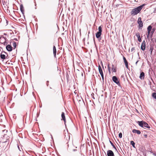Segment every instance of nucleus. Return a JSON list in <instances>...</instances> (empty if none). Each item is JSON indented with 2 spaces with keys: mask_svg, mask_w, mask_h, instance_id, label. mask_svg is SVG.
<instances>
[{
  "mask_svg": "<svg viewBox=\"0 0 156 156\" xmlns=\"http://www.w3.org/2000/svg\"><path fill=\"white\" fill-rule=\"evenodd\" d=\"M144 5H145L144 4L132 9L130 12L131 15L132 16H134L137 15L140 12Z\"/></svg>",
  "mask_w": 156,
  "mask_h": 156,
  "instance_id": "1",
  "label": "nucleus"
},
{
  "mask_svg": "<svg viewBox=\"0 0 156 156\" xmlns=\"http://www.w3.org/2000/svg\"><path fill=\"white\" fill-rule=\"evenodd\" d=\"M137 123H138L139 125L141 127L144 128V127H145L148 129H150V127L147 123L144 121H138L137 122Z\"/></svg>",
  "mask_w": 156,
  "mask_h": 156,
  "instance_id": "2",
  "label": "nucleus"
},
{
  "mask_svg": "<svg viewBox=\"0 0 156 156\" xmlns=\"http://www.w3.org/2000/svg\"><path fill=\"white\" fill-rule=\"evenodd\" d=\"M7 41V40L5 37H3L2 36L0 37V43L2 44L4 46H5V45H7V44L8 43Z\"/></svg>",
  "mask_w": 156,
  "mask_h": 156,
  "instance_id": "3",
  "label": "nucleus"
},
{
  "mask_svg": "<svg viewBox=\"0 0 156 156\" xmlns=\"http://www.w3.org/2000/svg\"><path fill=\"white\" fill-rule=\"evenodd\" d=\"M0 57L1 59H5V58H8L9 57L8 54L4 51H2L0 55Z\"/></svg>",
  "mask_w": 156,
  "mask_h": 156,
  "instance_id": "4",
  "label": "nucleus"
},
{
  "mask_svg": "<svg viewBox=\"0 0 156 156\" xmlns=\"http://www.w3.org/2000/svg\"><path fill=\"white\" fill-rule=\"evenodd\" d=\"M112 80L113 81L118 85L119 86H120L119 82L118 80V79L116 76H114L112 77Z\"/></svg>",
  "mask_w": 156,
  "mask_h": 156,
  "instance_id": "5",
  "label": "nucleus"
},
{
  "mask_svg": "<svg viewBox=\"0 0 156 156\" xmlns=\"http://www.w3.org/2000/svg\"><path fill=\"white\" fill-rule=\"evenodd\" d=\"M137 23L139 24V26L140 28L142 27L143 26V23L141 20V17H139L137 20Z\"/></svg>",
  "mask_w": 156,
  "mask_h": 156,
  "instance_id": "6",
  "label": "nucleus"
},
{
  "mask_svg": "<svg viewBox=\"0 0 156 156\" xmlns=\"http://www.w3.org/2000/svg\"><path fill=\"white\" fill-rule=\"evenodd\" d=\"M146 43L144 40L141 44V49L143 51H144L146 47Z\"/></svg>",
  "mask_w": 156,
  "mask_h": 156,
  "instance_id": "7",
  "label": "nucleus"
},
{
  "mask_svg": "<svg viewBox=\"0 0 156 156\" xmlns=\"http://www.w3.org/2000/svg\"><path fill=\"white\" fill-rule=\"evenodd\" d=\"M6 45V48L7 51H12V47L11 45L9 44L8 45L7 44Z\"/></svg>",
  "mask_w": 156,
  "mask_h": 156,
  "instance_id": "8",
  "label": "nucleus"
},
{
  "mask_svg": "<svg viewBox=\"0 0 156 156\" xmlns=\"http://www.w3.org/2000/svg\"><path fill=\"white\" fill-rule=\"evenodd\" d=\"M108 156H115L113 152L111 150H109L107 151Z\"/></svg>",
  "mask_w": 156,
  "mask_h": 156,
  "instance_id": "9",
  "label": "nucleus"
},
{
  "mask_svg": "<svg viewBox=\"0 0 156 156\" xmlns=\"http://www.w3.org/2000/svg\"><path fill=\"white\" fill-rule=\"evenodd\" d=\"M152 27L151 25H149L147 28L148 35H147V37L148 38L149 35H150V32L152 30Z\"/></svg>",
  "mask_w": 156,
  "mask_h": 156,
  "instance_id": "10",
  "label": "nucleus"
},
{
  "mask_svg": "<svg viewBox=\"0 0 156 156\" xmlns=\"http://www.w3.org/2000/svg\"><path fill=\"white\" fill-rule=\"evenodd\" d=\"M123 58L126 68L128 69V64L127 60L124 56H123Z\"/></svg>",
  "mask_w": 156,
  "mask_h": 156,
  "instance_id": "11",
  "label": "nucleus"
},
{
  "mask_svg": "<svg viewBox=\"0 0 156 156\" xmlns=\"http://www.w3.org/2000/svg\"><path fill=\"white\" fill-rule=\"evenodd\" d=\"M53 52L54 57L56 58V47L54 45L53 47Z\"/></svg>",
  "mask_w": 156,
  "mask_h": 156,
  "instance_id": "12",
  "label": "nucleus"
},
{
  "mask_svg": "<svg viewBox=\"0 0 156 156\" xmlns=\"http://www.w3.org/2000/svg\"><path fill=\"white\" fill-rule=\"evenodd\" d=\"M61 117L62 118V120L64 121L65 124L66 122V119L65 118V114L64 112H62L61 114Z\"/></svg>",
  "mask_w": 156,
  "mask_h": 156,
  "instance_id": "13",
  "label": "nucleus"
},
{
  "mask_svg": "<svg viewBox=\"0 0 156 156\" xmlns=\"http://www.w3.org/2000/svg\"><path fill=\"white\" fill-rule=\"evenodd\" d=\"M132 132L133 133H136L138 134H140L141 133V132L140 131L135 129L133 130Z\"/></svg>",
  "mask_w": 156,
  "mask_h": 156,
  "instance_id": "14",
  "label": "nucleus"
},
{
  "mask_svg": "<svg viewBox=\"0 0 156 156\" xmlns=\"http://www.w3.org/2000/svg\"><path fill=\"white\" fill-rule=\"evenodd\" d=\"M112 70L113 72L115 73L116 72V66L113 64L112 65Z\"/></svg>",
  "mask_w": 156,
  "mask_h": 156,
  "instance_id": "15",
  "label": "nucleus"
},
{
  "mask_svg": "<svg viewBox=\"0 0 156 156\" xmlns=\"http://www.w3.org/2000/svg\"><path fill=\"white\" fill-rule=\"evenodd\" d=\"M102 33L99 32H97L96 34V36L97 39H99L101 37V35Z\"/></svg>",
  "mask_w": 156,
  "mask_h": 156,
  "instance_id": "16",
  "label": "nucleus"
},
{
  "mask_svg": "<svg viewBox=\"0 0 156 156\" xmlns=\"http://www.w3.org/2000/svg\"><path fill=\"white\" fill-rule=\"evenodd\" d=\"M144 73L143 72H142L140 73V78L141 80H143L144 79Z\"/></svg>",
  "mask_w": 156,
  "mask_h": 156,
  "instance_id": "17",
  "label": "nucleus"
},
{
  "mask_svg": "<svg viewBox=\"0 0 156 156\" xmlns=\"http://www.w3.org/2000/svg\"><path fill=\"white\" fill-rule=\"evenodd\" d=\"M20 10L23 14L24 13V10L23 5L22 4L20 5Z\"/></svg>",
  "mask_w": 156,
  "mask_h": 156,
  "instance_id": "18",
  "label": "nucleus"
},
{
  "mask_svg": "<svg viewBox=\"0 0 156 156\" xmlns=\"http://www.w3.org/2000/svg\"><path fill=\"white\" fill-rule=\"evenodd\" d=\"M98 70L100 75L103 74L101 68L99 65L98 66Z\"/></svg>",
  "mask_w": 156,
  "mask_h": 156,
  "instance_id": "19",
  "label": "nucleus"
},
{
  "mask_svg": "<svg viewBox=\"0 0 156 156\" xmlns=\"http://www.w3.org/2000/svg\"><path fill=\"white\" fill-rule=\"evenodd\" d=\"M155 30V29L154 28L152 29V30L150 32V34L151 35V38L152 37V35L153 34V33L154 32V31Z\"/></svg>",
  "mask_w": 156,
  "mask_h": 156,
  "instance_id": "20",
  "label": "nucleus"
},
{
  "mask_svg": "<svg viewBox=\"0 0 156 156\" xmlns=\"http://www.w3.org/2000/svg\"><path fill=\"white\" fill-rule=\"evenodd\" d=\"M98 41L101 43L102 45L103 44L104 42V39H102L101 37H100V38L99 39H98Z\"/></svg>",
  "mask_w": 156,
  "mask_h": 156,
  "instance_id": "21",
  "label": "nucleus"
},
{
  "mask_svg": "<svg viewBox=\"0 0 156 156\" xmlns=\"http://www.w3.org/2000/svg\"><path fill=\"white\" fill-rule=\"evenodd\" d=\"M130 144L134 148H135V143L133 141H131L130 143Z\"/></svg>",
  "mask_w": 156,
  "mask_h": 156,
  "instance_id": "22",
  "label": "nucleus"
},
{
  "mask_svg": "<svg viewBox=\"0 0 156 156\" xmlns=\"http://www.w3.org/2000/svg\"><path fill=\"white\" fill-rule=\"evenodd\" d=\"M102 28L101 26L99 27L98 28V32L102 33Z\"/></svg>",
  "mask_w": 156,
  "mask_h": 156,
  "instance_id": "23",
  "label": "nucleus"
},
{
  "mask_svg": "<svg viewBox=\"0 0 156 156\" xmlns=\"http://www.w3.org/2000/svg\"><path fill=\"white\" fill-rule=\"evenodd\" d=\"M152 96L154 98L156 99V93L154 92L152 93Z\"/></svg>",
  "mask_w": 156,
  "mask_h": 156,
  "instance_id": "24",
  "label": "nucleus"
},
{
  "mask_svg": "<svg viewBox=\"0 0 156 156\" xmlns=\"http://www.w3.org/2000/svg\"><path fill=\"white\" fill-rule=\"evenodd\" d=\"M153 50V47L151 46L150 47V51L151 52V54L152 53V51Z\"/></svg>",
  "mask_w": 156,
  "mask_h": 156,
  "instance_id": "25",
  "label": "nucleus"
},
{
  "mask_svg": "<svg viewBox=\"0 0 156 156\" xmlns=\"http://www.w3.org/2000/svg\"><path fill=\"white\" fill-rule=\"evenodd\" d=\"M12 45L14 48H16L17 45L16 42H13Z\"/></svg>",
  "mask_w": 156,
  "mask_h": 156,
  "instance_id": "26",
  "label": "nucleus"
},
{
  "mask_svg": "<svg viewBox=\"0 0 156 156\" xmlns=\"http://www.w3.org/2000/svg\"><path fill=\"white\" fill-rule=\"evenodd\" d=\"M122 133H120L119 134V138H122Z\"/></svg>",
  "mask_w": 156,
  "mask_h": 156,
  "instance_id": "27",
  "label": "nucleus"
},
{
  "mask_svg": "<svg viewBox=\"0 0 156 156\" xmlns=\"http://www.w3.org/2000/svg\"><path fill=\"white\" fill-rule=\"evenodd\" d=\"M136 36L137 37V38L140 37V34L139 33H136Z\"/></svg>",
  "mask_w": 156,
  "mask_h": 156,
  "instance_id": "28",
  "label": "nucleus"
},
{
  "mask_svg": "<svg viewBox=\"0 0 156 156\" xmlns=\"http://www.w3.org/2000/svg\"><path fill=\"white\" fill-rule=\"evenodd\" d=\"M138 41L140 42H141L142 41L140 37H139L137 38Z\"/></svg>",
  "mask_w": 156,
  "mask_h": 156,
  "instance_id": "29",
  "label": "nucleus"
},
{
  "mask_svg": "<svg viewBox=\"0 0 156 156\" xmlns=\"http://www.w3.org/2000/svg\"><path fill=\"white\" fill-rule=\"evenodd\" d=\"M101 76L102 79V80H103V81H104V74H101Z\"/></svg>",
  "mask_w": 156,
  "mask_h": 156,
  "instance_id": "30",
  "label": "nucleus"
},
{
  "mask_svg": "<svg viewBox=\"0 0 156 156\" xmlns=\"http://www.w3.org/2000/svg\"><path fill=\"white\" fill-rule=\"evenodd\" d=\"M49 81L48 80V81H46V85L47 87H48L49 86Z\"/></svg>",
  "mask_w": 156,
  "mask_h": 156,
  "instance_id": "31",
  "label": "nucleus"
},
{
  "mask_svg": "<svg viewBox=\"0 0 156 156\" xmlns=\"http://www.w3.org/2000/svg\"><path fill=\"white\" fill-rule=\"evenodd\" d=\"M135 50V48L134 47H133L131 49V51L133 52Z\"/></svg>",
  "mask_w": 156,
  "mask_h": 156,
  "instance_id": "32",
  "label": "nucleus"
},
{
  "mask_svg": "<svg viewBox=\"0 0 156 156\" xmlns=\"http://www.w3.org/2000/svg\"><path fill=\"white\" fill-rule=\"evenodd\" d=\"M109 142L112 147H113V146H114V145L113 143L112 142L111 140H109Z\"/></svg>",
  "mask_w": 156,
  "mask_h": 156,
  "instance_id": "33",
  "label": "nucleus"
},
{
  "mask_svg": "<svg viewBox=\"0 0 156 156\" xmlns=\"http://www.w3.org/2000/svg\"><path fill=\"white\" fill-rule=\"evenodd\" d=\"M108 71L109 70H111V68L109 66L108 64Z\"/></svg>",
  "mask_w": 156,
  "mask_h": 156,
  "instance_id": "34",
  "label": "nucleus"
},
{
  "mask_svg": "<svg viewBox=\"0 0 156 156\" xmlns=\"http://www.w3.org/2000/svg\"><path fill=\"white\" fill-rule=\"evenodd\" d=\"M113 147V148H114L116 151H117V149L116 147H115V146L114 145V146H113V147Z\"/></svg>",
  "mask_w": 156,
  "mask_h": 156,
  "instance_id": "35",
  "label": "nucleus"
},
{
  "mask_svg": "<svg viewBox=\"0 0 156 156\" xmlns=\"http://www.w3.org/2000/svg\"><path fill=\"white\" fill-rule=\"evenodd\" d=\"M113 147V148H114L116 151H117V149L116 147H115V146L114 145V146H113V147Z\"/></svg>",
  "mask_w": 156,
  "mask_h": 156,
  "instance_id": "36",
  "label": "nucleus"
},
{
  "mask_svg": "<svg viewBox=\"0 0 156 156\" xmlns=\"http://www.w3.org/2000/svg\"><path fill=\"white\" fill-rule=\"evenodd\" d=\"M18 149H19V150L20 151H21V149H22V148H21V149H20V148L19 147V146H18Z\"/></svg>",
  "mask_w": 156,
  "mask_h": 156,
  "instance_id": "37",
  "label": "nucleus"
},
{
  "mask_svg": "<svg viewBox=\"0 0 156 156\" xmlns=\"http://www.w3.org/2000/svg\"><path fill=\"white\" fill-rule=\"evenodd\" d=\"M144 136H145V138H147V134H144Z\"/></svg>",
  "mask_w": 156,
  "mask_h": 156,
  "instance_id": "38",
  "label": "nucleus"
},
{
  "mask_svg": "<svg viewBox=\"0 0 156 156\" xmlns=\"http://www.w3.org/2000/svg\"><path fill=\"white\" fill-rule=\"evenodd\" d=\"M77 151V150L76 149H74L73 150V151Z\"/></svg>",
  "mask_w": 156,
  "mask_h": 156,
  "instance_id": "39",
  "label": "nucleus"
},
{
  "mask_svg": "<svg viewBox=\"0 0 156 156\" xmlns=\"http://www.w3.org/2000/svg\"><path fill=\"white\" fill-rule=\"evenodd\" d=\"M108 72H109V74H111V70H108Z\"/></svg>",
  "mask_w": 156,
  "mask_h": 156,
  "instance_id": "40",
  "label": "nucleus"
},
{
  "mask_svg": "<svg viewBox=\"0 0 156 156\" xmlns=\"http://www.w3.org/2000/svg\"><path fill=\"white\" fill-rule=\"evenodd\" d=\"M138 61H139L138 60V61H137L136 62V63H135V64H136V66L137 65V63H138Z\"/></svg>",
  "mask_w": 156,
  "mask_h": 156,
  "instance_id": "41",
  "label": "nucleus"
},
{
  "mask_svg": "<svg viewBox=\"0 0 156 156\" xmlns=\"http://www.w3.org/2000/svg\"><path fill=\"white\" fill-rule=\"evenodd\" d=\"M153 154L154 156H156V153H153Z\"/></svg>",
  "mask_w": 156,
  "mask_h": 156,
  "instance_id": "42",
  "label": "nucleus"
},
{
  "mask_svg": "<svg viewBox=\"0 0 156 156\" xmlns=\"http://www.w3.org/2000/svg\"><path fill=\"white\" fill-rule=\"evenodd\" d=\"M101 64H102V65L103 66V67L104 68V67H103V63H102V62H101Z\"/></svg>",
  "mask_w": 156,
  "mask_h": 156,
  "instance_id": "43",
  "label": "nucleus"
},
{
  "mask_svg": "<svg viewBox=\"0 0 156 156\" xmlns=\"http://www.w3.org/2000/svg\"><path fill=\"white\" fill-rule=\"evenodd\" d=\"M116 6H119V5H118V4L116 5Z\"/></svg>",
  "mask_w": 156,
  "mask_h": 156,
  "instance_id": "44",
  "label": "nucleus"
},
{
  "mask_svg": "<svg viewBox=\"0 0 156 156\" xmlns=\"http://www.w3.org/2000/svg\"><path fill=\"white\" fill-rule=\"evenodd\" d=\"M4 35H6V34L5 33V34H4Z\"/></svg>",
  "mask_w": 156,
  "mask_h": 156,
  "instance_id": "45",
  "label": "nucleus"
},
{
  "mask_svg": "<svg viewBox=\"0 0 156 156\" xmlns=\"http://www.w3.org/2000/svg\"><path fill=\"white\" fill-rule=\"evenodd\" d=\"M50 89H51V87H50Z\"/></svg>",
  "mask_w": 156,
  "mask_h": 156,
  "instance_id": "46",
  "label": "nucleus"
},
{
  "mask_svg": "<svg viewBox=\"0 0 156 156\" xmlns=\"http://www.w3.org/2000/svg\"><path fill=\"white\" fill-rule=\"evenodd\" d=\"M155 12H156V10L155 11Z\"/></svg>",
  "mask_w": 156,
  "mask_h": 156,
  "instance_id": "47",
  "label": "nucleus"
}]
</instances>
